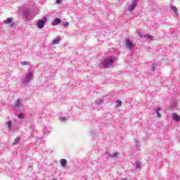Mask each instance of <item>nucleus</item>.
I'll return each instance as SVG.
<instances>
[{
    "mask_svg": "<svg viewBox=\"0 0 180 180\" xmlns=\"http://www.w3.org/2000/svg\"><path fill=\"white\" fill-rule=\"evenodd\" d=\"M56 4H61V0H56Z\"/></svg>",
    "mask_w": 180,
    "mask_h": 180,
    "instance_id": "obj_24",
    "label": "nucleus"
},
{
    "mask_svg": "<svg viewBox=\"0 0 180 180\" xmlns=\"http://www.w3.org/2000/svg\"><path fill=\"white\" fill-rule=\"evenodd\" d=\"M136 6H137V4H136L135 3H134L132 1V3L129 5V11H134V9L136 8Z\"/></svg>",
    "mask_w": 180,
    "mask_h": 180,
    "instance_id": "obj_11",
    "label": "nucleus"
},
{
    "mask_svg": "<svg viewBox=\"0 0 180 180\" xmlns=\"http://www.w3.org/2000/svg\"><path fill=\"white\" fill-rule=\"evenodd\" d=\"M12 22H13V18H7L6 20H4L5 25H9V23H12Z\"/></svg>",
    "mask_w": 180,
    "mask_h": 180,
    "instance_id": "obj_6",
    "label": "nucleus"
},
{
    "mask_svg": "<svg viewBox=\"0 0 180 180\" xmlns=\"http://www.w3.org/2000/svg\"><path fill=\"white\" fill-rule=\"evenodd\" d=\"M125 46L130 50H131V49H133L134 47L133 43L130 41V39L129 38L125 39Z\"/></svg>",
    "mask_w": 180,
    "mask_h": 180,
    "instance_id": "obj_2",
    "label": "nucleus"
},
{
    "mask_svg": "<svg viewBox=\"0 0 180 180\" xmlns=\"http://www.w3.org/2000/svg\"><path fill=\"white\" fill-rule=\"evenodd\" d=\"M69 25H70V22H66L65 23V27H67V26H68Z\"/></svg>",
    "mask_w": 180,
    "mask_h": 180,
    "instance_id": "obj_23",
    "label": "nucleus"
},
{
    "mask_svg": "<svg viewBox=\"0 0 180 180\" xmlns=\"http://www.w3.org/2000/svg\"><path fill=\"white\" fill-rule=\"evenodd\" d=\"M6 124L8 126V130H11V129H12V121H9L8 122H6Z\"/></svg>",
    "mask_w": 180,
    "mask_h": 180,
    "instance_id": "obj_16",
    "label": "nucleus"
},
{
    "mask_svg": "<svg viewBox=\"0 0 180 180\" xmlns=\"http://www.w3.org/2000/svg\"><path fill=\"white\" fill-rule=\"evenodd\" d=\"M60 41H61V37H57L55 40L53 41L52 44L56 46V44H60Z\"/></svg>",
    "mask_w": 180,
    "mask_h": 180,
    "instance_id": "obj_8",
    "label": "nucleus"
},
{
    "mask_svg": "<svg viewBox=\"0 0 180 180\" xmlns=\"http://www.w3.org/2000/svg\"><path fill=\"white\" fill-rule=\"evenodd\" d=\"M115 103H116V108H119V106H122V101H120V100H117L116 101H115Z\"/></svg>",
    "mask_w": 180,
    "mask_h": 180,
    "instance_id": "obj_15",
    "label": "nucleus"
},
{
    "mask_svg": "<svg viewBox=\"0 0 180 180\" xmlns=\"http://www.w3.org/2000/svg\"><path fill=\"white\" fill-rule=\"evenodd\" d=\"M60 120H61L62 122H65V120H67V119L65 118V117H60Z\"/></svg>",
    "mask_w": 180,
    "mask_h": 180,
    "instance_id": "obj_20",
    "label": "nucleus"
},
{
    "mask_svg": "<svg viewBox=\"0 0 180 180\" xmlns=\"http://www.w3.org/2000/svg\"><path fill=\"white\" fill-rule=\"evenodd\" d=\"M61 23V20L58 18H55L54 22H53V25L56 26V25H60Z\"/></svg>",
    "mask_w": 180,
    "mask_h": 180,
    "instance_id": "obj_12",
    "label": "nucleus"
},
{
    "mask_svg": "<svg viewBox=\"0 0 180 180\" xmlns=\"http://www.w3.org/2000/svg\"><path fill=\"white\" fill-rule=\"evenodd\" d=\"M21 64L22 65H29V64H30V63H29V62H22Z\"/></svg>",
    "mask_w": 180,
    "mask_h": 180,
    "instance_id": "obj_19",
    "label": "nucleus"
},
{
    "mask_svg": "<svg viewBox=\"0 0 180 180\" xmlns=\"http://www.w3.org/2000/svg\"><path fill=\"white\" fill-rule=\"evenodd\" d=\"M122 180H127L126 179H122Z\"/></svg>",
    "mask_w": 180,
    "mask_h": 180,
    "instance_id": "obj_25",
    "label": "nucleus"
},
{
    "mask_svg": "<svg viewBox=\"0 0 180 180\" xmlns=\"http://www.w3.org/2000/svg\"><path fill=\"white\" fill-rule=\"evenodd\" d=\"M136 167H137V168H139L140 167V162H136Z\"/></svg>",
    "mask_w": 180,
    "mask_h": 180,
    "instance_id": "obj_21",
    "label": "nucleus"
},
{
    "mask_svg": "<svg viewBox=\"0 0 180 180\" xmlns=\"http://www.w3.org/2000/svg\"><path fill=\"white\" fill-rule=\"evenodd\" d=\"M25 114L20 113L18 115V119H25Z\"/></svg>",
    "mask_w": 180,
    "mask_h": 180,
    "instance_id": "obj_18",
    "label": "nucleus"
},
{
    "mask_svg": "<svg viewBox=\"0 0 180 180\" xmlns=\"http://www.w3.org/2000/svg\"><path fill=\"white\" fill-rule=\"evenodd\" d=\"M170 8L173 11V12L175 13V15H179V13L178 11V8H176V6L171 4Z\"/></svg>",
    "mask_w": 180,
    "mask_h": 180,
    "instance_id": "obj_5",
    "label": "nucleus"
},
{
    "mask_svg": "<svg viewBox=\"0 0 180 180\" xmlns=\"http://www.w3.org/2000/svg\"><path fill=\"white\" fill-rule=\"evenodd\" d=\"M114 63H115V58H113V56H110L108 59L103 60L100 63V65H102V67H104V68H108L111 65H113Z\"/></svg>",
    "mask_w": 180,
    "mask_h": 180,
    "instance_id": "obj_1",
    "label": "nucleus"
},
{
    "mask_svg": "<svg viewBox=\"0 0 180 180\" xmlns=\"http://www.w3.org/2000/svg\"><path fill=\"white\" fill-rule=\"evenodd\" d=\"M146 37H147L148 40H153V39H154V37H153V35H150L148 34L146 35Z\"/></svg>",
    "mask_w": 180,
    "mask_h": 180,
    "instance_id": "obj_17",
    "label": "nucleus"
},
{
    "mask_svg": "<svg viewBox=\"0 0 180 180\" xmlns=\"http://www.w3.org/2000/svg\"><path fill=\"white\" fill-rule=\"evenodd\" d=\"M44 25H46V18L44 20H39L37 26L39 29H43L44 27Z\"/></svg>",
    "mask_w": 180,
    "mask_h": 180,
    "instance_id": "obj_3",
    "label": "nucleus"
},
{
    "mask_svg": "<svg viewBox=\"0 0 180 180\" xmlns=\"http://www.w3.org/2000/svg\"><path fill=\"white\" fill-rule=\"evenodd\" d=\"M134 4H136L137 5V2H139V0H133Z\"/></svg>",
    "mask_w": 180,
    "mask_h": 180,
    "instance_id": "obj_22",
    "label": "nucleus"
},
{
    "mask_svg": "<svg viewBox=\"0 0 180 180\" xmlns=\"http://www.w3.org/2000/svg\"><path fill=\"white\" fill-rule=\"evenodd\" d=\"M173 119L175 122H180V116L176 115V113L173 114Z\"/></svg>",
    "mask_w": 180,
    "mask_h": 180,
    "instance_id": "obj_10",
    "label": "nucleus"
},
{
    "mask_svg": "<svg viewBox=\"0 0 180 180\" xmlns=\"http://www.w3.org/2000/svg\"><path fill=\"white\" fill-rule=\"evenodd\" d=\"M108 155L110 158H117V157H119V153L117 152H115L113 153H108Z\"/></svg>",
    "mask_w": 180,
    "mask_h": 180,
    "instance_id": "obj_7",
    "label": "nucleus"
},
{
    "mask_svg": "<svg viewBox=\"0 0 180 180\" xmlns=\"http://www.w3.org/2000/svg\"><path fill=\"white\" fill-rule=\"evenodd\" d=\"M19 141H20V137H17L15 139L14 142H13V146H16V144H19Z\"/></svg>",
    "mask_w": 180,
    "mask_h": 180,
    "instance_id": "obj_13",
    "label": "nucleus"
},
{
    "mask_svg": "<svg viewBox=\"0 0 180 180\" xmlns=\"http://www.w3.org/2000/svg\"><path fill=\"white\" fill-rule=\"evenodd\" d=\"M60 165H62V167H65V165H67V160L61 159L60 160Z\"/></svg>",
    "mask_w": 180,
    "mask_h": 180,
    "instance_id": "obj_14",
    "label": "nucleus"
},
{
    "mask_svg": "<svg viewBox=\"0 0 180 180\" xmlns=\"http://www.w3.org/2000/svg\"><path fill=\"white\" fill-rule=\"evenodd\" d=\"M22 102H23V99H18L14 103L15 108H19L20 107H21Z\"/></svg>",
    "mask_w": 180,
    "mask_h": 180,
    "instance_id": "obj_4",
    "label": "nucleus"
},
{
    "mask_svg": "<svg viewBox=\"0 0 180 180\" xmlns=\"http://www.w3.org/2000/svg\"><path fill=\"white\" fill-rule=\"evenodd\" d=\"M160 110H161V108H157L155 110V112L153 113H156L157 117L160 119L161 117V114L160 113Z\"/></svg>",
    "mask_w": 180,
    "mask_h": 180,
    "instance_id": "obj_9",
    "label": "nucleus"
}]
</instances>
